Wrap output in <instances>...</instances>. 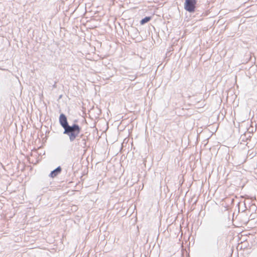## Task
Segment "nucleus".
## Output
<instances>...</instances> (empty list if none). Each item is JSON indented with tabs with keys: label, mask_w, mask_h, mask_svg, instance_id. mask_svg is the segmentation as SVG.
<instances>
[{
	"label": "nucleus",
	"mask_w": 257,
	"mask_h": 257,
	"mask_svg": "<svg viewBox=\"0 0 257 257\" xmlns=\"http://www.w3.org/2000/svg\"><path fill=\"white\" fill-rule=\"evenodd\" d=\"M59 123L64 128L63 134L68 136L71 142H73L79 136L81 130L80 126L76 123H73L72 125H69L67 118L63 113L60 115Z\"/></svg>",
	"instance_id": "f257e3e1"
},
{
	"label": "nucleus",
	"mask_w": 257,
	"mask_h": 257,
	"mask_svg": "<svg viewBox=\"0 0 257 257\" xmlns=\"http://www.w3.org/2000/svg\"><path fill=\"white\" fill-rule=\"evenodd\" d=\"M196 0H185L184 9L189 13H193L195 11Z\"/></svg>",
	"instance_id": "f03ea898"
},
{
	"label": "nucleus",
	"mask_w": 257,
	"mask_h": 257,
	"mask_svg": "<svg viewBox=\"0 0 257 257\" xmlns=\"http://www.w3.org/2000/svg\"><path fill=\"white\" fill-rule=\"evenodd\" d=\"M62 169L60 166L58 167L57 168L52 171L49 175V176L52 178H54L57 176L59 173H61Z\"/></svg>",
	"instance_id": "7ed1b4c3"
},
{
	"label": "nucleus",
	"mask_w": 257,
	"mask_h": 257,
	"mask_svg": "<svg viewBox=\"0 0 257 257\" xmlns=\"http://www.w3.org/2000/svg\"><path fill=\"white\" fill-rule=\"evenodd\" d=\"M151 17H146L145 18H144V19H143L141 22H140V24L141 25H144L147 23H148V22H149L151 20Z\"/></svg>",
	"instance_id": "20e7f679"
},
{
	"label": "nucleus",
	"mask_w": 257,
	"mask_h": 257,
	"mask_svg": "<svg viewBox=\"0 0 257 257\" xmlns=\"http://www.w3.org/2000/svg\"><path fill=\"white\" fill-rule=\"evenodd\" d=\"M82 142H79L78 143L80 144V145L83 148H85L86 146V140L85 139H83L81 141Z\"/></svg>",
	"instance_id": "39448f33"
},
{
	"label": "nucleus",
	"mask_w": 257,
	"mask_h": 257,
	"mask_svg": "<svg viewBox=\"0 0 257 257\" xmlns=\"http://www.w3.org/2000/svg\"><path fill=\"white\" fill-rule=\"evenodd\" d=\"M56 87V83L53 85V87L55 88Z\"/></svg>",
	"instance_id": "423d86ee"
}]
</instances>
